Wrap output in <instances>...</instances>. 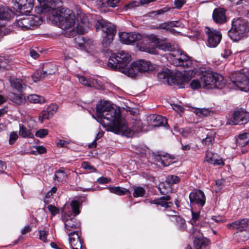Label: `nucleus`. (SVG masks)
<instances>
[{"instance_id": "obj_1", "label": "nucleus", "mask_w": 249, "mask_h": 249, "mask_svg": "<svg viewBox=\"0 0 249 249\" xmlns=\"http://www.w3.org/2000/svg\"><path fill=\"white\" fill-rule=\"evenodd\" d=\"M96 115L100 123L107 130L116 134L122 133L127 137H132L135 133L128 128L124 120L122 119L119 111L106 103H100L96 106Z\"/></svg>"}, {"instance_id": "obj_2", "label": "nucleus", "mask_w": 249, "mask_h": 249, "mask_svg": "<svg viewBox=\"0 0 249 249\" xmlns=\"http://www.w3.org/2000/svg\"><path fill=\"white\" fill-rule=\"evenodd\" d=\"M50 18L63 30L72 28L75 20V15L72 11L65 8L55 10Z\"/></svg>"}, {"instance_id": "obj_3", "label": "nucleus", "mask_w": 249, "mask_h": 249, "mask_svg": "<svg viewBox=\"0 0 249 249\" xmlns=\"http://www.w3.org/2000/svg\"><path fill=\"white\" fill-rule=\"evenodd\" d=\"M81 202L79 200H73L71 201V206L73 213V217L67 213L65 207L62 208L61 219L64 223L65 231L66 232H71L74 231H77V230L80 229V224L74 219V217L80 213L79 206Z\"/></svg>"}, {"instance_id": "obj_4", "label": "nucleus", "mask_w": 249, "mask_h": 249, "mask_svg": "<svg viewBox=\"0 0 249 249\" xmlns=\"http://www.w3.org/2000/svg\"><path fill=\"white\" fill-rule=\"evenodd\" d=\"M249 31L248 22L244 18H238L233 19L231 28L229 31L228 34L232 40L238 41L247 36Z\"/></svg>"}, {"instance_id": "obj_5", "label": "nucleus", "mask_w": 249, "mask_h": 249, "mask_svg": "<svg viewBox=\"0 0 249 249\" xmlns=\"http://www.w3.org/2000/svg\"><path fill=\"white\" fill-rule=\"evenodd\" d=\"M95 27L97 31L101 30L103 32V45L105 47L109 46L116 33L115 26L110 22L101 19L96 21Z\"/></svg>"}, {"instance_id": "obj_6", "label": "nucleus", "mask_w": 249, "mask_h": 249, "mask_svg": "<svg viewBox=\"0 0 249 249\" xmlns=\"http://www.w3.org/2000/svg\"><path fill=\"white\" fill-rule=\"evenodd\" d=\"M200 79L202 86L206 89H222L225 86L224 77L216 72H204Z\"/></svg>"}, {"instance_id": "obj_7", "label": "nucleus", "mask_w": 249, "mask_h": 249, "mask_svg": "<svg viewBox=\"0 0 249 249\" xmlns=\"http://www.w3.org/2000/svg\"><path fill=\"white\" fill-rule=\"evenodd\" d=\"M131 60V55L127 52L122 51L111 54L108 59V66L112 69L119 70L123 72Z\"/></svg>"}, {"instance_id": "obj_8", "label": "nucleus", "mask_w": 249, "mask_h": 249, "mask_svg": "<svg viewBox=\"0 0 249 249\" xmlns=\"http://www.w3.org/2000/svg\"><path fill=\"white\" fill-rule=\"evenodd\" d=\"M155 69V67L149 61L140 60L133 62L130 67L123 71V73L128 76L133 77L139 72L152 71Z\"/></svg>"}, {"instance_id": "obj_9", "label": "nucleus", "mask_w": 249, "mask_h": 249, "mask_svg": "<svg viewBox=\"0 0 249 249\" xmlns=\"http://www.w3.org/2000/svg\"><path fill=\"white\" fill-rule=\"evenodd\" d=\"M173 57V63L176 66L183 68H190L193 65V59L187 53L180 50L178 49L174 53H170Z\"/></svg>"}, {"instance_id": "obj_10", "label": "nucleus", "mask_w": 249, "mask_h": 249, "mask_svg": "<svg viewBox=\"0 0 249 249\" xmlns=\"http://www.w3.org/2000/svg\"><path fill=\"white\" fill-rule=\"evenodd\" d=\"M205 32L207 36V45L212 48L216 47L222 38V35L220 32L213 29L206 27Z\"/></svg>"}, {"instance_id": "obj_11", "label": "nucleus", "mask_w": 249, "mask_h": 249, "mask_svg": "<svg viewBox=\"0 0 249 249\" xmlns=\"http://www.w3.org/2000/svg\"><path fill=\"white\" fill-rule=\"evenodd\" d=\"M159 79L164 84L171 85V84L178 85L177 76L174 75V72L168 69H164L158 73Z\"/></svg>"}, {"instance_id": "obj_12", "label": "nucleus", "mask_w": 249, "mask_h": 249, "mask_svg": "<svg viewBox=\"0 0 249 249\" xmlns=\"http://www.w3.org/2000/svg\"><path fill=\"white\" fill-rule=\"evenodd\" d=\"M232 83L234 86V89L242 91H248L249 90V79L243 74H238L235 80H232Z\"/></svg>"}, {"instance_id": "obj_13", "label": "nucleus", "mask_w": 249, "mask_h": 249, "mask_svg": "<svg viewBox=\"0 0 249 249\" xmlns=\"http://www.w3.org/2000/svg\"><path fill=\"white\" fill-rule=\"evenodd\" d=\"M189 199L192 205H197L202 207L205 204L206 197L203 191L195 190L189 195Z\"/></svg>"}, {"instance_id": "obj_14", "label": "nucleus", "mask_w": 249, "mask_h": 249, "mask_svg": "<svg viewBox=\"0 0 249 249\" xmlns=\"http://www.w3.org/2000/svg\"><path fill=\"white\" fill-rule=\"evenodd\" d=\"M171 200V197L170 196L165 195L155 199L149 200V202L151 204L156 205L158 209L159 207H161L164 208V210H166L171 207L173 204Z\"/></svg>"}, {"instance_id": "obj_15", "label": "nucleus", "mask_w": 249, "mask_h": 249, "mask_svg": "<svg viewBox=\"0 0 249 249\" xmlns=\"http://www.w3.org/2000/svg\"><path fill=\"white\" fill-rule=\"evenodd\" d=\"M249 114L242 110L234 112L232 118V124L234 125H242L247 124L249 121Z\"/></svg>"}, {"instance_id": "obj_16", "label": "nucleus", "mask_w": 249, "mask_h": 249, "mask_svg": "<svg viewBox=\"0 0 249 249\" xmlns=\"http://www.w3.org/2000/svg\"><path fill=\"white\" fill-rule=\"evenodd\" d=\"M69 244L72 249H82V243L78 231H74L68 233Z\"/></svg>"}, {"instance_id": "obj_17", "label": "nucleus", "mask_w": 249, "mask_h": 249, "mask_svg": "<svg viewBox=\"0 0 249 249\" xmlns=\"http://www.w3.org/2000/svg\"><path fill=\"white\" fill-rule=\"evenodd\" d=\"M34 0H13L17 7L22 12L30 13L34 6Z\"/></svg>"}, {"instance_id": "obj_18", "label": "nucleus", "mask_w": 249, "mask_h": 249, "mask_svg": "<svg viewBox=\"0 0 249 249\" xmlns=\"http://www.w3.org/2000/svg\"><path fill=\"white\" fill-rule=\"evenodd\" d=\"M9 82L11 87L20 93L26 88V81L24 79L17 78L14 76H10Z\"/></svg>"}, {"instance_id": "obj_19", "label": "nucleus", "mask_w": 249, "mask_h": 249, "mask_svg": "<svg viewBox=\"0 0 249 249\" xmlns=\"http://www.w3.org/2000/svg\"><path fill=\"white\" fill-rule=\"evenodd\" d=\"M196 232V234L193 235L196 236L194 240V247L195 249H204L207 247L210 243V240L204 237H203L202 233H199L197 235Z\"/></svg>"}, {"instance_id": "obj_20", "label": "nucleus", "mask_w": 249, "mask_h": 249, "mask_svg": "<svg viewBox=\"0 0 249 249\" xmlns=\"http://www.w3.org/2000/svg\"><path fill=\"white\" fill-rule=\"evenodd\" d=\"M213 18L216 23L222 24L225 23L227 21L225 11L221 8L215 9L213 13Z\"/></svg>"}, {"instance_id": "obj_21", "label": "nucleus", "mask_w": 249, "mask_h": 249, "mask_svg": "<svg viewBox=\"0 0 249 249\" xmlns=\"http://www.w3.org/2000/svg\"><path fill=\"white\" fill-rule=\"evenodd\" d=\"M77 24L75 27L76 33L79 35H83L87 33L90 27L91 24L87 21L86 18H77Z\"/></svg>"}, {"instance_id": "obj_22", "label": "nucleus", "mask_w": 249, "mask_h": 249, "mask_svg": "<svg viewBox=\"0 0 249 249\" xmlns=\"http://www.w3.org/2000/svg\"><path fill=\"white\" fill-rule=\"evenodd\" d=\"M230 227L238 231L247 230L249 226V219L244 218L237 220L230 224Z\"/></svg>"}, {"instance_id": "obj_23", "label": "nucleus", "mask_w": 249, "mask_h": 249, "mask_svg": "<svg viewBox=\"0 0 249 249\" xmlns=\"http://www.w3.org/2000/svg\"><path fill=\"white\" fill-rule=\"evenodd\" d=\"M171 221L173 222L175 226L177 227L178 229L181 231H187V225L185 220L180 215L174 217V219H171Z\"/></svg>"}, {"instance_id": "obj_24", "label": "nucleus", "mask_w": 249, "mask_h": 249, "mask_svg": "<svg viewBox=\"0 0 249 249\" xmlns=\"http://www.w3.org/2000/svg\"><path fill=\"white\" fill-rule=\"evenodd\" d=\"M30 16L25 17L16 20L15 24L17 26L25 30L31 28Z\"/></svg>"}, {"instance_id": "obj_25", "label": "nucleus", "mask_w": 249, "mask_h": 249, "mask_svg": "<svg viewBox=\"0 0 249 249\" xmlns=\"http://www.w3.org/2000/svg\"><path fill=\"white\" fill-rule=\"evenodd\" d=\"M55 69H52L47 71H36L32 75V78L35 81H37L46 77L48 74L54 73Z\"/></svg>"}, {"instance_id": "obj_26", "label": "nucleus", "mask_w": 249, "mask_h": 249, "mask_svg": "<svg viewBox=\"0 0 249 249\" xmlns=\"http://www.w3.org/2000/svg\"><path fill=\"white\" fill-rule=\"evenodd\" d=\"M192 217L190 220V223L192 224V229L188 231V232L192 235H195L196 232H199V231L195 229L194 226L198 224V221H199L200 214L198 212H195L192 211Z\"/></svg>"}, {"instance_id": "obj_27", "label": "nucleus", "mask_w": 249, "mask_h": 249, "mask_svg": "<svg viewBox=\"0 0 249 249\" xmlns=\"http://www.w3.org/2000/svg\"><path fill=\"white\" fill-rule=\"evenodd\" d=\"M8 98L12 102L18 106L23 105L26 102L25 97L21 93H10L9 94Z\"/></svg>"}, {"instance_id": "obj_28", "label": "nucleus", "mask_w": 249, "mask_h": 249, "mask_svg": "<svg viewBox=\"0 0 249 249\" xmlns=\"http://www.w3.org/2000/svg\"><path fill=\"white\" fill-rule=\"evenodd\" d=\"M236 142L237 145L241 147L249 145V133L245 132L239 134L236 139Z\"/></svg>"}, {"instance_id": "obj_29", "label": "nucleus", "mask_w": 249, "mask_h": 249, "mask_svg": "<svg viewBox=\"0 0 249 249\" xmlns=\"http://www.w3.org/2000/svg\"><path fill=\"white\" fill-rule=\"evenodd\" d=\"M234 239L238 243H243L249 238V232L247 230L238 231L234 234Z\"/></svg>"}, {"instance_id": "obj_30", "label": "nucleus", "mask_w": 249, "mask_h": 249, "mask_svg": "<svg viewBox=\"0 0 249 249\" xmlns=\"http://www.w3.org/2000/svg\"><path fill=\"white\" fill-rule=\"evenodd\" d=\"M151 119H152V125L154 127L165 126L166 124H167L166 119L161 115H154Z\"/></svg>"}, {"instance_id": "obj_31", "label": "nucleus", "mask_w": 249, "mask_h": 249, "mask_svg": "<svg viewBox=\"0 0 249 249\" xmlns=\"http://www.w3.org/2000/svg\"><path fill=\"white\" fill-rule=\"evenodd\" d=\"M14 15V12L8 8L0 6V20H9Z\"/></svg>"}, {"instance_id": "obj_32", "label": "nucleus", "mask_w": 249, "mask_h": 249, "mask_svg": "<svg viewBox=\"0 0 249 249\" xmlns=\"http://www.w3.org/2000/svg\"><path fill=\"white\" fill-rule=\"evenodd\" d=\"M19 135L24 138H33L34 135L31 130L26 127L23 124L19 125Z\"/></svg>"}, {"instance_id": "obj_33", "label": "nucleus", "mask_w": 249, "mask_h": 249, "mask_svg": "<svg viewBox=\"0 0 249 249\" xmlns=\"http://www.w3.org/2000/svg\"><path fill=\"white\" fill-rule=\"evenodd\" d=\"M157 48L164 52H171L172 53L177 51L174 46L171 43L165 42L162 40L159 43Z\"/></svg>"}, {"instance_id": "obj_34", "label": "nucleus", "mask_w": 249, "mask_h": 249, "mask_svg": "<svg viewBox=\"0 0 249 249\" xmlns=\"http://www.w3.org/2000/svg\"><path fill=\"white\" fill-rule=\"evenodd\" d=\"M68 175L62 169H60L55 171L54 179L59 182H65L67 181Z\"/></svg>"}, {"instance_id": "obj_35", "label": "nucleus", "mask_w": 249, "mask_h": 249, "mask_svg": "<svg viewBox=\"0 0 249 249\" xmlns=\"http://www.w3.org/2000/svg\"><path fill=\"white\" fill-rule=\"evenodd\" d=\"M74 41L77 43L79 46H83L85 48H91L89 44H93V41L91 39L86 40L81 36H78L74 38Z\"/></svg>"}, {"instance_id": "obj_36", "label": "nucleus", "mask_w": 249, "mask_h": 249, "mask_svg": "<svg viewBox=\"0 0 249 249\" xmlns=\"http://www.w3.org/2000/svg\"><path fill=\"white\" fill-rule=\"evenodd\" d=\"M108 189L111 193L119 196H124L127 193H130L128 189L119 186L109 187Z\"/></svg>"}, {"instance_id": "obj_37", "label": "nucleus", "mask_w": 249, "mask_h": 249, "mask_svg": "<svg viewBox=\"0 0 249 249\" xmlns=\"http://www.w3.org/2000/svg\"><path fill=\"white\" fill-rule=\"evenodd\" d=\"M163 158H168L169 159H173L171 157V156L168 154L166 155H156L155 156V158L156 160L160 162L162 165L163 166H168L171 162L170 161H168L167 159H163Z\"/></svg>"}, {"instance_id": "obj_38", "label": "nucleus", "mask_w": 249, "mask_h": 249, "mask_svg": "<svg viewBox=\"0 0 249 249\" xmlns=\"http://www.w3.org/2000/svg\"><path fill=\"white\" fill-rule=\"evenodd\" d=\"M27 100L29 102L34 104H42L45 102V99L43 96L37 94H31L28 96Z\"/></svg>"}, {"instance_id": "obj_39", "label": "nucleus", "mask_w": 249, "mask_h": 249, "mask_svg": "<svg viewBox=\"0 0 249 249\" xmlns=\"http://www.w3.org/2000/svg\"><path fill=\"white\" fill-rule=\"evenodd\" d=\"M170 10V8L164 7L158 10L152 11L147 14L149 17L156 18L160 15H163L165 13L168 12Z\"/></svg>"}, {"instance_id": "obj_40", "label": "nucleus", "mask_w": 249, "mask_h": 249, "mask_svg": "<svg viewBox=\"0 0 249 249\" xmlns=\"http://www.w3.org/2000/svg\"><path fill=\"white\" fill-rule=\"evenodd\" d=\"M130 44L133 43L142 39L144 43H145V42L146 43L148 42L147 39H144L142 38V35L138 33L131 32L130 33Z\"/></svg>"}, {"instance_id": "obj_41", "label": "nucleus", "mask_w": 249, "mask_h": 249, "mask_svg": "<svg viewBox=\"0 0 249 249\" xmlns=\"http://www.w3.org/2000/svg\"><path fill=\"white\" fill-rule=\"evenodd\" d=\"M139 50L141 52H145L151 54H156L157 50L155 47H151L149 44H144V45L139 46Z\"/></svg>"}, {"instance_id": "obj_42", "label": "nucleus", "mask_w": 249, "mask_h": 249, "mask_svg": "<svg viewBox=\"0 0 249 249\" xmlns=\"http://www.w3.org/2000/svg\"><path fill=\"white\" fill-rule=\"evenodd\" d=\"M211 110L208 108H196L194 112L199 116L206 117L210 115Z\"/></svg>"}, {"instance_id": "obj_43", "label": "nucleus", "mask_w": 249, "mask_h": 249, "mask_svg": "<svg viewBox=\"0 0 249 249\" xmlns=\"http://www.w3.org/2000/svg\"><path fill=\"white\" fill-rule=\"evenodd\" d=\"M145 190L144 188L140 186L134 187V192L133 194L134 197H142L144 196Z\"/></svg>"}, {"instance_id": "obj_44", "label": "nucleus", "mask_w": 249, "mask_h": 249, "mask_svg": "<svg viewBox=\"0 0 249 249\" xmlns=\"http://www.w3.org/2000/svg\"><path fill=\"white\" fill-rule=\"evenodd\" d=\"M78 78L79 82L85 86L88 87H93L94 86L93 81L90 80L85 76H79Z\"/></svg>"}, {"instance_id": "obj_45", "label": "nucleus", "mask_w": 249, "mask_h": 249, "mask_svg": "<svg viewBox=\"0 0 249 249\" xmlns=\"http://www.w3.org/2000/svg\"><path fill=\"white\" fill-rule=\"evenodd\" d=\"M53 116L50 113L48 110L46 108L43 110L40 113L38 117V120L40 122L43 123L45 119H49Z\"/></svg>"}, {"instance_id": "obj_46", "label": "nucleus", "mask_w": 249, "mask_h": 249, "mask_svg": "<svg viewBox=\"0 0 249 249\" xmlns=\"http://www.w3.org/2000/svg\"><path fill=\"white\" fill-rule=\"evenodd\" d=\"M130 33H121L119 34L120 41L126 44H130Z\"/></svg>"}, {"instance_id": "obj_47", "label": "nucleus", "mask_w": 249, "mask_h": 249, "mask_svg": "<svg viewBox=\"0 0 249 249\" xmlns=\"http://www.w3.org/2000/svg\"><path fill=\"white\" fill-rule=\"evenodd\" d=\"M30 18L31 19V28L38 26L42 23V19L38 16H35L34 17L30 16Z\"/></svg>"}, {"instance_id": "obj_48", "label": "nucleus", "mask_w": 249, "mask_h": 249, "mask_svg": "<svg viewBox=\"0 0 249 249\" xmlns=\"http://www.w3.org/2000/svg\"><path fill=\"white\" fill-rule=\"evenodd\" d=\"M180 180V178L175 175L168 176L166 179V182L169 185H173L178 183Z\"/></svg>"}, {"instance_id": "obj_49", "label": "nucleus", "mask_w": 249, "mask_h": 249, "mask_svg": "<svg viewBox=\"0 0 249 249\" xmlns=\"http://www.w3.org/2000/svg\"><path fill=\"white\" fill-rule=\"evenodd\" d=\"M214 140V137L213 134L211 135H207V136L206 138L203 139L202 140V142L203 144L205 145H212L213 142Z\"/></svg>"}, {"instance_id": "obj_50", "label": "nucleus", "mask_w": 249, "mask_h": 249, "mask_svg": "<svg viewBox=\"0 0 249 249\" xmlns=\"http://www.w3.org/2000/svg\"><path fill=\"white\" fill-rule=\"evenodd\" d=\"M48 134V130L47 129H40L36 133V136L37 137L43 138Z\"/></svg>"}, {"instance_id": "obj_51", "label": "nucleus", "mask_w": 249, "mask_h": 249, "mask_svg": "<svg viewBox=\"0 0 249 249\" xmlns=\"http://www.w3.org/2000/svg\"><path fill=\"white\" fill-rule=\"evenodd\" d=\"M48 209L51 212L52 217L54 216L59 213V209L53 205H49L48 206Z\"/></svg>"}, {"instance_id": "obj_52", "label": "nucleus", "mask_w": 249, "mask_h": 249, "mask_svg": "<svg viewBox=\"0 0 249 249\" xmlns=\"http://www.w3.org/2000/svg\"><path fill=\"white\" fill-rule=\"evenodd\" d=\"M47 109L48 110L50 113L53 116L58 110V106L56 104H52L47 107Z\"/></svg>"}, {"instance_id": "obj_53", "label": "nucleus", "mask_w": 249, "mask_h": 249, "mask_svg": "<svg viewBox=\"0 0 249 249\" xmlns=\"http://www.w3.org/2000/svg\"><path fill=\"white\" fill-rule=\"evenodd\" d=\"M159 28L167 31L169 30L171 32H173L174 31V29H171L169 21L160 24Z\"/></svg>"}, {"instance_id": "obj_54", "label": "nucleus", "mask_w": 249, "mask_h": 249, "mask_svg": "<svg viewBox=\"0 0 249 249\" xmlns=\"http://www.w3.org/2000/svg\"><path fill=\"white\" fill-rule=\"evenodd\" d=\"M18 138L17 133L15 131L12 132L10 134L9 142L10 144H13Z\"/></svg>"}, {"instance_id": "obj_55", "label": "nucleus", "mask_w": 249, "mask_h": 249, "mask_svg": "<svg viewBox=\"0 0 249 249\" xmlns=\"http://www.w3.org/2000/svg\"><path fill=\"white\" fill-rule=\"evenodd\" d=\"M121 0H105V2L108 6L111 7H115L118 6Z\"/></svg>"}, {"instance_id": "obj_56", "label": "nucleus", "mask_w": 249, "mask_h": 249, "mask_svg": "<svg viewBox=\"0 0 249 249\" xmlns=\"http://www.w3.org/2000/svg\"><path fill=\"white\" fill-rule=\"evenodd\" d=\"M201 82L200 83L199 80L194 79L191 81L190 86L193 89H198L201 87Z\"/></svg>"}, {"instance_id": "obj_57", "label": "nucleus", "mask_w": 249, "mask_h": 249, "mask_svg": "<svg viewBox=\"0 0 249 249\" xmlns=\"http://www.w3.org/2000/svg\"><path fill=\"white\" fill-rule=\"evenodd\" d=\"M39 238L44 242H47L48 233L44 230H40L39 231Z\"/></svg>"}, {"instance_id": "obj_58", "label": "nucleus", "mask_w": 249, "mask_h": 249, "mask_svg": "<svg viewBox=\"0 0 249 249\" xmlns=\"http://www.w3.org/2000/svg\"><path fill=\"white\" fill-rule=\"evenodd\" d=\"M141 5L140 1H133L126 5L125 7L127 9H131L134 7L139 6Z\"/></svg>"}, {"instance_id": "obj_59", "label": "nucleus", "mask_w": 249, "mask_h": 249, "mask_svg": "<svg viewBox=\"0 0 249 249\" xmlns=\"http://www.w3.org/2000/svg\"><path fill=\"white\" fill-rule=\"evenodd\" d=\"M216 157L214 155H212L211 154H208L206 156V160L207 162L214 165V160H215Z\"/></svg>"}, {"instance_id": "obj_60", "label": "nucleus", "mask_w": 249, "mask_h": 249, "mask_svg": "<svg viewBox=\"0 0 249 249\" xmlns=\"http://www.w3.org/2000/svg\"><path fill=\"white\" fill-rule=\"evenodd\" d=\"M161 40H160L156 35H152L149 36V41L151 42L154 43L156 44V47L159 45V43L160 42Z\"/></svg>"}, {"instance_id": "obj_61", "label": "nucleus", "mask_w": 249, "mask_h": 249, "mask_svg": "<svg viewBox=\"0 0 249 249\" xmlns=\"http://www.w3.org/2000/svg\"><path fill=\"white\" fill-rule=\"evenodd\" d=\"M171 29L173 27H182V24L179 21H169Z\"/></svg>"}, {"instance_id": "obj_62", "label": "nucleus", "mask_w": 249, "mask_h": 249, "mask_svg": "<svg viewBox=\"0 0 249 249\" xmlns=\"http://www.w3.org/2000/svg\"><path fill=\"white\" fill-rule=\"evenodd\" d=\"M82 167L87 170H89L92 171H95L96 169L91 166L88 162L84 161L82 164Z\"/></svg>"}, {"instance_id": "obj_63", "label": "nucleus", "mask_w": 249, "mask_h": 249, "mask_svg": "<svg viewBox=\"0 0 249 249\" xmlns=\"http://www.w3.org/2000/svg\"><path fill=\"white\" fill-rule=\"evenodd\" d=\"M185 0H175L174 4L177 9H179L185 4Z\"/></svg>"}, {"instance_id": "obj_64", "label": "nucleus", "mask_w": 249, "mask_h": 249, "mask_svg": "<svg viewBox=\"0 0 249 249\" xmlns=\"http://www.w3.org/2000/svg\"><path fill=\"white\" fill-rule=\"evenodd\" d=\"M110 179L106 177H102L97 179V181L100 184H105L110 182Z\"/></svg>"}]
</instances>
